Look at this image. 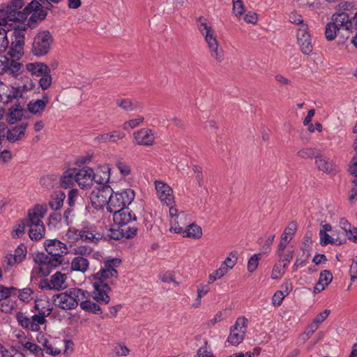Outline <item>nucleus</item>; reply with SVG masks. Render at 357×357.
<instances>
[{
	"mask_svg": "<svg viewBox=\"0 0 357 357\" xmlns=\"http://www.w3.org/2000/svg\"><path fill=\"white\" fill-rule=\"evenodd\" d=\"M76 183L84 189L91 185L94 178V172L92 168L84 167L81 169H76Z\"/></svg>",
	"mask_w": 357,
	"mask_h": 357,
	"instance_id": "6ab92c4d",
	"label": "nucleus"
},
{
	"mask_svg": "<svg viewBox=\"0 0 357 357\" xmlns=\"http://www.w3.org/2000/svg\"><path fill=\"white\" fill-rule=\"evenodd\" d=\"M135 142L141 146H152L155 140L154 132L148 128H142L133 133Z\"/></svg>",
	"mask_w": 357,
	"mask_h": 357,
	"instance_id": "a211bd4d",
	"label": "nucleus"
},
{
	"mask_svg": "<svg viewBox=\"0 0 357 357\" xmlns=\"http://www.w3.org/2000/svg\"><path fill=\"white\" fill-rule=\"evenodd\" d=\"M26 111L23 109L20 104H14L8 109V121L10 123H15L17 121H20Z\"/></svg>",
	"mask_w": 357,
	"mask_h": 357,
	"instance_id": "bb28decb",
	"label": "nucleus"
},
{
	"mask_svg": "<svg viewBox=\"0 0 357 357\" xmlns=\"http://www.w3.org/2000/svg\"><path fill=\"white\" fill-rule=\"evenodd\" d=\"M318 155L319 153H317L316 150L312 148H305L297 152V155L303 159H309L313 158L316 159V155Z\"/></svg>",
	"mask_w": 357,
	"mask_h": 357,
	"instance_id": "a19ab883",
	"label": "nucleus"
},
{
	"mask_svg": "<svg viewBox=\"0 0 357 357\" xmlns=\"http://www.w3.org/2000/svg\"><path fill=\"white\" fill-rule=\"evenodd\" d=\"M92 248L88 245H81L75 248L73 250V254L77 255V257H86L92 253Z\"/></svg>",
	"mask_w": 357,
	"mask_h": 357,
	"instance_id": "79ce46f5",
	"label": "nucleus"
},
{
	"mask_svg": "<svg viewBox=\"0 0 357 357\" xmlns=\"http://www.w3.org/2000/svg\"><path fill=\"white\" fill-rule=\"evenodd\" d=\"M65 198L66 195L63 192H56L53 195H52L51 199L49 202V206L52 210L57 211L63 206Z\"/></svg>",
	"mask_w": 357,
	"mask_h": 357,
	"instance_id": "7c9ffc66",
	"label": "nucleus"
},
{
	"mask_svg": "<svg viewBox=\"0 0 357 357\" xmlns=\"http://www.w3.org/2000/svg\"><path fill=\"white\" fill-rule=\"evenodd\" d=\"M22 82L21 86L25 92L34 89L36 86V84L29 77H22Z\"/></svg>",
	"mask_w": 357,
	"mask_h": 357,
	"instance_id": "6e6d98bb",
	"label": "nucleus"
},
{
	"mask_svg": "<svg viewBox=\"0 0 357 357\" xmlns=\"http://www.w3.org/2000/svg\"><path fill=\"white\" fill-rule=\"evenodd\" d=\"M197 26L199 31L204 36L210 50L211 56L217 61L221 62L224 59L223 50L219 47V45L214 31L212 27L208 24V20L204 17H199L197 20Z\"/></svg>",
	"mask_w": 357,
	"mask_h": 357,
	"instance_id": "20e7f679",
	"label": "nucleus"
},
{
	"mask_svg": "<svg viewBox=\"0 0 357 357\" xmlns=\"http://www.w3.org/2000/svg\"><path fill=\"white\" fill-rule=\"evenodd\" d=\"M248 319L245 317H240L236 320L235 324L231 327V329L235 331L243 330L246 332L248 327Z\"/></svg>",
	"mask_w": 357,
	"mask_h": 357,
	"instance_id": "09e8293b",
	"label": "nucleus"
},
{
	"mask_svg": "<svg viewBox=\"0 0 357 357\" xmlns=\"http://www.w3.org/2000/svg\"><path fill=\"white\" fill-rule=\"evenodd\" d=\"M27 27L24 25L21 27L18 26L15 28L11 34V45L10 54L11 56L15 57L22 56L24 54V32L26 31Z\"/></svg>",
	"mask_w": 357,
	"mask_h": 357,
	"instance_id": "9b49d317",
	"label": "nucleus"
},
{
	"mask_svg": "<svg viewBox=\"0 0 357 357\" xmlns=\"http://www.w3.org/2000/svg\"><path fill=\"white\" fill-rule=\"evenodd\" d=\"M319 236H320V244L323 246H325L328 244H336V245H340L342 244L341 242L337 243V240H334L333 238H332L331 236H329L326 232L324 231H319Z\"/></svg>",
	"mask_w": 357,
	"mask_h": 357,
	"instance_id": "c03bdc74",
	"label": "nucleus"
},
{
	"mask_svg": "<svg viewBox=\"0 0 357 357\" xmlns=\"http://www.w3.org/2000/svg\"><path fill=\"white\" fill-rule=\"evenodd\" d=\"M43 245L46 253H36L33 261L38 264L39 272L45 277L62 264L63 257L68 253V249L65 243L57 239H47Z\"/></svg>",
	"mask_w": 357,
	"mask_h": 357,
	"instance_id": "f257e3e1",
	"label": "nucleus"
},
{
	"mask_svg": "<svg viewBox=\"0 0 357 357\" xmlns=\"http://www.w3.org/2000/svg\"><path fill=\"white\" fill-rule=\"evenodd\" d=\"M28 123L23 122L18 126L8 129L6 132V135H5L6 144L8 142L14 143L21 139L24 135ZM5 147H7V145H6Z\"/></svg>",
	"mask_w": 357,
	"mask_h": 357,
	"instance_id": "412c9836",
	"label": "nucleus"
},
{
	"mask_svg": "<svg viewBox=\"0 0 357 357\" xmlns=\"http://www.w3.org/2000/svg\"><path fill=\"white\" fill-rule=\"evenodd\" d=\"M184 237H189L195 239L200 238L202 236V229L201 227L192 223L190 225L188 228L183 231Z\"/></svg>",
	"mask_w": 357,
	"mask_h": 357,
	"instance_id": "72a5a7b5",
	"label": "nucleus"
},
{
	"mask_svg": "<svg viewBox=\"0 0 357 357\" xmlns=\"http://www.w3.org/2000/svg\"><path fill=\"white\" fill-rule=\"evenodd\" d=\"M261 256V253L255 254L249 259L248 262V270L249 272L252 273L257 268L259 260Z\"/></svg>",
	"mask_w": 357,
	"mask_h": 357,
	"instance_id": "a18cd8bd",
	"label": "nucleus"
},
{
	"mask_svg": "<svg viewBox=\"0 0 357 357\" xmlns=\"http://www.w3.org/2000/svg\"><path fill=\"white\" fill-rule=\"evenodd\" d=\"M73 289V295L75 297L76 301L77 302V305L79 302H82V301L89 300V293L86 290H82L78 288H72Z\"/></svg>",
	"mask_w": 357,
	"mask_h": 357,
	"instance_id": "ea45409f",
	"label": "nucleus"
},
{
	"mask_svg": "<svg viewBox=\"0 0 357 357\" xmlns=\"http://www.w3.org/2000/svg\"><path fill=\"white\" fill-rule=\"evenodd\" d=\"M66 278V275L59 271L54 274L50 279L52 288L56 290L61 289L63 284L65 282Z\"/></svg>",
	"mask_w": 357,
	"mask_h": 357,
	"instance_id": "e433bc0d",
	"label": "nucleus"
},
{
	"mask_svg": "<svg viewBox=\"0 0 357 357\" xmlns=\"http://www.w3.org/2000/svg\"><path fill=\"white\" fill-rule=\"evenodd\" d=\"M245 331L243 330L235 331L230 328V333L227 337V342L234 346L238 345L245 338Z\"/></svg>",
	"mask_w": 357,
	"mask_h": 357,
	"instance_id": "473e14b6",
	"label": "nucleus"
},
{
	"mask_svg": "<svg viewBox=\"0 0 357 357\" xmlns=\"http://www.w3.org/2000/svg\"><path fill=\"white\" fill-rule=\"evenodd\" d=\"M52 299L54 305L63 310H73L77 307V302L73 295V289L54 295Z\"/></svg>",
	"mask_w": 357,
	"mask_h": 357,
	"instance_id": "4468645a",
	"label": "nucleus"
},
{
	"mask_svg": "<svg viewBox=\"0 0 357 357\" xmlns=\"http://www.w3.org/2000/svg\"><path fill=\"white\" fill-rule=\"evenodd\" d=\"M289 20L290 22L295 24H303V20L302 16L296 12H292L290 13Z\"/></svg>",
	"mask_w": 357,
	"mask_h": 357,
	"instance_id": "69168bd1",
	"label": "nucleus"
},
{
	"mask_svg": "<svg viewBox=\"0 0 357 357\" xmlns=\"http://www.w3.org/2000/svg\"><path fill=\"white\" fill-rule=\"evenodd\" d=\"M67 235L69 237H74L75 239H81L83 241L97 243L102 239V235L96 231L95 227H84L81 229H69Z\"/></svg>",
	"mask_w": 357,
	"mask_h": 357,
	"instance_id": "f8f14e48",
	"label": "nucleus"
},
{
	"mask_svg": "<svg viewBox=\"0 0 357 357\" xmlns=\"http://www.w3.org/2000/svg\"><path fill=\"white\" fill-rule=\"evenodd\" d=\"M287 289V287L286 288ZM289 291L288 289L286 290V294L284 293V291H276L273 298H272V303L273 305L275 306H280L285 296H287L289 294Z\"/></svg>",
	"mask_w": 357,
	"mask_h": 357,
	"instance_id": "603ef678",
	"label": "nucleus"
},
{
	"mask_svg": "<svg viewBox=\"0 0 357 357\" xmlns=\"http://www.w3.org/2000/svg\"><path fill=\"white\" fill-rule=\"evenodd\" d=\"M15 302L8 299L0 303V310L4 313L10 314L15 307Z\"/></svg>",
	"mask_w": 357,
	"mask_h": 357,
	"instance_id": "8fccbe9b",
	"label": "nucleus"
},
{
	"mask_svg": "<svg viewBox=\"0 0 357 357\" xmlns=\"http://www.w3.org/2000/svg\"><path fill=\"white\" fill-rule=\"evenodd\" d=\"M26 247L24 244L21 243L17 246L15 250V254L13 255L15 257L18 259V261H22L26 255Z\"/></svg>",
	"mask_w": 357,
	"mask_h": 357,
	"instance_id": "864d4df0",
	"label": "nucleus"
},
{
	"mask_svg": "<svg viewBox=\"0 0 357 357\" xmlns=\"http://www.w3.org/2000/svg\"><path fill=\"white\" fill-rule=\"evenodd\" d=\"M40 3L36 0L31 1L24 8V10L16 15L15 21L23 22L27 19L29 15H31L28 19L26 26L31 29L36 28L38 24L43 22L47 17V13L43 8H40Z\"/></svg>",
	"mask_w": 357,
	"mask_h": 357,
	"instance_id": "39448f33",
	"label": "nucleus"
},
{
	"mask_svg": "<svg viewBox=\"0 0 357 357\" xmlns=\"http://www.w3.org/2000/svg\"><path fill=\"white\" fill-rule=\"evenodd\" d=\"M49 102V96L44 93L42 99L32 100L28 102L27 111L35 116H41Z\"/></svg>",
	"mask_w": 357,
	"mask_h": 357,
	"instance_id": "aec40b11",
	"label": "nucleus"
},
{
	"mask_svg": "<svg viewBox=\"0 0 357 357\" xmlns=\"http://www.w3.org/2000/svg\"><path fill=\"white\" fill-rule=\"evenodd\" d=\"M33 291L29 287L20 289L18 298L25 303H29L32 299V294Z\"/></svg>",
	"mask_w": 357,
	"mask_h": 357,
	"instance_id": "de8ad7c7",
	"label": "nucleus"
},
{
	"mask_svg": "<svg viewBox=\"0 0 357 357\" xmlns=\"http://www.w3.org/2000/svg\"><path fill=\"white\" fill-rule=\"evenodd\" d=\"M26 0H11L10 4L0 5V26L6 25L9 22H15L16 15L25 4Z\"/></svg>",
	"mask_w": 357,
	"mask_h": 357,
	"instance_id": "6e6552de",
	"label": "nucleus"
},
{
	"mask_svg": "<svg viewBox=\"0 0 357 357\" xmlns=\"http://www.w3.org/2000/svg\"><path fill=\"white\" fill-rule=\"evenodd\" d=\"M16 318L20 325L25 329L35 332L38 331L40 328L39 326H37L36 323L31 321V319L25 316L23 312H18Z\"/></svg>",
	"mask_w": 357,
	"mask_h": 357,
	"instance_id": "cd10ccee",
	"label": "nucleus"
},
{
	"mask_svg": "<svg viewBox=\"0 0 357 357\" xmlns=\"http://www.w3.org/2000/svg\"><path fill=\"white\" fill-rule=\"evenodd\" d=\"M227 268L220 267L218 270L215 271L213 273L209 275L208 283H213L216 280L222 278L227 273Z\"/></svg>",
	"mask_w": 357,
	"mask_h": 357,
	"instance_id": "3c124183",
	"label": "nucleus"
},
{
	"mask_svg": "<svg viewBox=\"0 0 357 357\" xmlns=\"http://www.w3.org/2000/svg\"><path fill=\"white\" fill-rule=\"evenodd\" d=\"M137 227H130L124 229L119 226L118 229H110L107 234L102 235V239L105 241L120 240L125 237L126 238H132L137 235Z\"/></svg>",
	"mask_w": 357,
	"mask_h": 357,
	"instance_id": "2eb2a0df",
	"label": "nucleus"
},
{
	"mask_svg": "<svg viewBox=\"0 0 357 357\" xmlns=\"http://www.w3.org/2000/svg\"><path fill=\"white\" fill-rule=\"evenodd\" d=\"M126 136L125 133L120 130H114L110 132L102 133L97 135L94 138L96 143H107L112 142L115 143L120 139H122Z\"/></svg>",
	"mask_w": 357,
	"mask_h": 357,
	"instance_id": "4be33fe9",
	"label": "nucleus"
},
{
	"mask_svg": "<svg viewBox=\"0 0 357 357\" xmlns=\"http://www.w3.org/2000/svg\"><path fill=\"white\" fill-rule=\"evenodd\" d=\"M197 356L198 357H215L213 352L208 350L206 346L202 347L197 350Z\"/></svg>",
	"mask_w": 357,
	"mask_h": 357,
	"instance_id": "338daca9",
	"label": "nucleus"
},
{
	"mask_svg": "<svg viewBox=\"0 0 357 357\" xmlns=\"http://www.w3.org/2000/svg\"><path fill=\"white\" fill-rule=\"evenodd\" d=\"M40 77L38 80L39 86L43 90H47L52 84V77L50 73H44Z\"/></svg>",
	"mask_w": 357,
	"mask_h": 357,
	"instance_id": "49530a36",
	"label": "nucleus"
},
{
	"mask_svg": "<svg viewBox=\"0 0 357 357\" xmlns=\"http://www.w3.org/2000/svg\"><path fill=\"white\" fill-rule=\"evenodd\" d=\"M53 43L54 38L49 31H40L33 38L31 52L38 57L45 56L49 53Z\"/></svg>",
	"mask_w": 357,
	"mask_h": 357,
	"instance_id": "0eeeda50",
	"label": "nucleus"
},
{
	"mask_svg": "<svg viewBox=\"0 0 357 357\" xmlns=\"http://www.w3.org/2000/svg\"><path fill=\"white\" fill-rule=\"evenodd\" d=\"M315 162L318 169L320 171L327 174H333L336 172L335 165L333 162L319 153L318 155H316Z\"/></svg>",
	"mask_w": 357,
	"mask_h": 357,
	"instance_id": "b1692460",
	"label": "nucleus"
},
{
	"mask_svg": "<svg viewBox=\"0 0 357 357\" xmlns=\"http://www.w3.org/2000/svg\"><path fill=\"white\" fill-rule=\"evenodd\" d=\"M112 191L109 185H99L93 190L89 197L92 206L100 210L106 204L109 206V199L112 197Z\"/></svg>",
	"mask_w": 357,
	"mask_h": 357,
	"instance_id": "1a4fd4ad",
	"label": "nucleus"
},
{
	"mask_svg": "<svg viewBox=\"0 0 357 357\" xmlns=\"http://www.w3.org/2000/svg\"><path fill=\"white\" fill-rule=\"evenodd\" d=\"M236 252H231L229 256L225 259V261L222 263L221 267L227 268V273L231 268H232L237 261Z\"/></svg>",
	"mask_w": 357,
	"mask_h": 357,
	"instance_id": "58836bf2",
	"label": "nucleus"
},
{
	"mask_svg": "<svg viewBox=\"0 0 357 357\" xmlns=\"http://www.w3.org/2000/svg\"><path fill=\"white\" fill-rule=\"evenodd\" d=\"M287 267V264H281L280 263L275 264L273 266L271 278L273 280L280 279L282 278Z\"/></svg>",
	"mask_w": 357,
	"mask_h": 357,
	"instance_id": "4c0bfd02",
	"label": "nucleus"
},
{
	"mask_svg": "<svg viewBox=\"0 0 357 357\" xmlns=\"http://www.w3.org/2000/svg\"><path fill=\"white\" fill-rule=\"evenodd\" d=\"M116 165L123 176H128L130 174V167L126 162L123 161H118Z\"/></svg>",
	"mask_w": 357,
	"mask_h": 357,
	"instance_id": "052dcab7",
	"label": "nucleus"
},
{
	"mask_svg": "<svg viewBox=\"0 0 357 357\" xmlns=\"http://www.w3.org/2000/svg\"><path fill=\"white\" fill-rule=\"evenodd\" d=\"M52 311V307L47 305L46 310H40L38 314L31 317V321L36 323L37 326L43 325L46 322L45 317H48Z\"/></svg>",
	"mask_w": 357,
	"mask_h": 357,
	"instance_id": "f704fd0d",
	"label": "nucleus"
},
{
	"mask_svg": "<svg viewBox=\"0 0 357 357\" xmlns=\"http://www.w3.org/2000/svg\"><path fill=\"white\" fill-rule=\"evenodd\" d=\"M155 188L160 202L167 206L171 205L174 202L172 189L165 183L161 181H155Z\"/></svg>",
	"mask_w": 357,
	"mask_h": 357,
	"instance_id": "f3484780",
	"label": "nucleus"
},
{
	"mask_svg": "<svg viewBox=\"0 0 357 357\" xmlns=\"http://www.w3.org/2000/svg\"><path fill=\"white\" fill-rule=\"evenodd\" d=\"M24 92H25V91L22 88L21 86L16 87V88H13V90L8 96V100H11L12 99H18L19 98H22Z\"/></svg>",
	"mask_w": 357,
	"mask_h": 357,
	"instance_id": "680f3d73",
	"label": "nucleus"
},
{
	"mask_svg": "<svg viewBox=\"0 0 357 357\" xmlns=\"http://www.w3.org/2000/svg\"><path fill=\"white\" fill-rule=\"evenodd\" d=\"M110 169L107 165L98 168L96 173H94L93 181L100 185H107L110 178Z\"/></svg>",
	"mask_w": 357,
	"mask_h": 357,
	"instance_id": "a878e982",
	"label": "nucleus"
},
{
	"mask_svg": "<svg viewBox=\"0 0 357 357\" xmlns=\"http://www.w3.org/2000/svg\"><path fill=\"white\" fill-rule=\"evenodd\" d=\"M80 307L88 312L94 314H100L102 312L100 305L90 300L82 301L80 303Z\"/></svg>",
	"mask_w": 357,
	"mask_h": 357,
	"instance_id": "c9c22d12",
	"label": "nucleus"
},
{
	"mask_svg": "<svg viewBox=\"0 0 357 357\" xmlns=\"http://www.w3.org/2000/svg\"><path fill=\"white\" fill-rule=\"evenodd\" d=\"M113 220L115 225L126 229V228L136 227L137 217L129 208H123L112 212Z\"/></svg>",
	"mask_w": 357,
	"mask_h": 357,
	"instance_id": "ddd939ff",
	"label": "nucleus"
},
{
	"mask_svg": "<svg viewBox=\"0 0 357 357\" xmlns=\"http://www.w3.org/2000/svg\"><path fill=\"white\" fill-rule=\"evenodd\" d=\"M344 26V30L349 32H353L356 30L357 29V18H356V15L352 18H350L348 15V23H345Z\"/></svg>",
	"mask_w": 357,
	"mask_h": 357,
	"instance_id": "bf43d9fd",
	"label": "nucleus"
},
{
	"mask_svg": "<svg viewBox=\"0 0 357 357\" xmlns=\"http://www.w3.org/2000/svg\"><path fill=\"white\" fill-rule=\"evenodd\" d=\"M144 120L143 116H138L137 119H131L130 121H126L123 125V128L124 130H127L128 127L130 128H135L138 126L140 123H142Z\"/></svg>",
	"mask_w": 357,
	"mask_h": 357,
	"instance_id": "13d9d810",
	"label": "nucleus"
},
{
	"mask_svg": "<svg viewBox=\"0 0 357 357\" xmlns=\"http://www.w3.org/2000/svg\"><path fill=\"white\" fill-rule=\"evenodd\" d=\"M351 163L349 170L352 175L355 176V178H357V153L353 157Z\"/></svg>",
	"mask_w": 357,
	"mask_h": 357,
	"instance_id": "774afa93",
	"label": "nucleus"
},
{
	"mask_svg": "<svg viewBox=\"0 0 357 357\" xmlns=\"http://www.w3.org/2000/svg\"><path fill=\"white\" fill-rule=\"evenodd\" d=\"M121 263V260L118 258H113L106 260L103 263L98 272L91 275L93 279V287L94 290L92 293L93 298L98 303L108 304L110 298L107 293L111 291L109 284L106 280L110 278H117L118 271L116 267H118Z\"/></svg>",
	"mask_w": 357,
	"mask_h": 357,
	"instance_id": "f03ea898",
	"label": "nucleus"
},
{
	"mask_svg": "<svg viewBox=\"0 0 357 357\" xmlns=\"http://www.w3.org/2000/svg\"><path fill=\"white\" fill-rule=\"evenodd\" d=\"M333 280V275L332 273L328 271L324 270L321 271L319 274V281L325 284V286H328Z\"/></svg>",
	"mask_w": 357,
	"mask_h": 357,
	"instance_id": "4d7b16f0",
	"label": "nucleus"
},
{
	"mask_svg": "<svg viewBox=\"0 0 357 357\" xmlns=\"http://www.w3.org/2000/svg\"><path fill=\"white\" fill-rule=\"evenodd\" d=\"M117 106L122 108L125 111H133L137 109L142 108V105L138 102H132L131 100L126 99H118L116 101Z\"/></svg>",
	"mask_w": 357,
	"mask_h": 357,
	"instance_id": "2f4dec72",
	"label": "nucleus"
},
{
	"mask_svg": "<svg viewBox=\"0 0 357 357\" xmlns=\"http://www.w3.org/2000/svg\"><path fill=\"white\" fill-rule=\"evenodd\" d=\"M296 229L297 225L294 221L291 222L284 229V231H283L281 236V241L278 245L279 252H282L285 249L287 245L289 243L290 240L291 239V236L295 234Z\"/></svg>",
	"mask_w": 357,
	"mask_h": 357,
	"instance_id": "5701e85b",
	"label": "nucleus"
},
{
	"mask_svg": "<svg viewBox=\"0 0 357 357\" xmlns=\"http://www.w3.org/2000/svg\"><path fill=\"white\" fill-rule=\"evenodd\" d=\"M47 213V206L36 205L33 208L29 209L27 218L24 219L27 227H38V233H32L33 229H29V236L33 241H39L45 236V228L41 219Z\"/></svg>",
	"mask_w": 357,
	"mask_h": 357,
	"instance_id": "7ed1b4c3",
	"label": "nucleus"
},
{
	"mask_svg": "<svg viewBox=\"0 0 357 357\" xmlns=\"http://www.w3.org/2000/svg\"><path fill=\"white\" fill-rule=\"evenodd\" d=\"M13 155L10 151L6 149L0 151V161L3 163H6L11 160Z\"/></svg>",
	"mask_w": 357,
	"mask_h": 357,
	"instance_id": "e2e57ef3",
	"label": "nucleus"
},
{
	"mask_svg": "<svg viewBox=\"0 0 357 357\" xmlns=\"http://www.w3.org/2000/svg\"><path fill=\"white\" fill-rule=\"evenodd\" d=\"M331 312L330 310H325L319 314H317L315 318L313 319V322L317 325H319L321 322H323L329 315Z\"/></svg>",
	"mask_w": 357,
	"mask_h": 357,
	"instance_id": "0e129e2a",
	"label": "nucleus"
},
{
	"mask_svg": "<svg viewBox=\"0 0 357 357\" xmlns=\"http://www.w3.org/2000/svg\"><path fill=\"white\" fill-rule=\"evenodd\" d=\"M332 21L327 23L325 29V36L328 40H333L337 36L340 27L344 30V24L348 22V13L345 12L335 13L332 15Z\"/></svg>",
	"mask_w": 357,
	"mask_h": 357,
	"instance_id": "9d476101",
	"label": "nucleus"
},
{
	"mask_svg": "<svg viewBox=\"0 0 357 357\" xmlns=\"http://www.w3.org/2000/svg\"><path fill=\"white\" fill-rule=\"evenodd\" d=\"M76 169H70L66 171L60 178L61 187L70 188L76 182Z\"/></svg>",
	"mask_w": 357,
	"mask_h": 357,
	"instance_id": "c85d7f7f",
	"label": "nucleus"
},
{
	"mask_svg": "<svg viewBox=\"0 0 357 357\" xmlns=\"http://www.w3.org/2000/svg\"><path fill=\"white\" fill-rule=\"evenodd\" d=\"M7 33L5 29L0 27V53L4 52L9 45Z\"/></svg>",
	"mask_w": 357,
	"mask_h": 357,
	"instance_id": "37998d69",
	"label": "nucleus"
},
{
	"mask_svg": "<svg viewBox=\"0 0 357 357\" xmlns=\"http://www.w3.org/2000/svg\"><path fill=\"white\" fill-rule=\"evenodd\" d=\"M245 11V8L241 0H233V12L237 17H240Z\"/></svg>",
	"mask_w": 357,
	"mask_h": 357,
	"instance_id": "5fc2aeb1",
	"label": "nucleus"
},
{
	"mask_svg": "<svg viewBox=\"0 0 357 357\" xmlns=\"http://www.w3.org/2000/svg\"><path fill=\"white\" fill-rule=\"evenodd\" d=\"M307 26L303 24L297 31V40L301 47L302 52L305 54H310L312 51L311 37L308 33Z\"/></svg>",
	"mask_w": 357,
	"mask_h": 357,
	"instance_id": "dca6fc26",
	"label": "nucleus"
},
{
	"mask_svg": "<svg viewBox=\"0 0 357 357\" xmlns=\"http://www.w3.org/2000/svg\"><path fill=\"white\" fill-rule=\"evenodd\" d=\"M135 197L132 189H124L116 192L112 191V197L109 199V206H107V211L112 213L118 209L128 208Z\"/></svg>",
	"mask_w": 357,
	"mask_h": 357,
	"instance_id": "423d86ee",
	"label": "nucleus"
},
{
	"mask_svg": "<svg viewBox=\"0 0 357 357\" xmlns=\"http://www.w3.org/2000/svg\"><path fill=\"white\" fill-rule=\"evenodd\" d=\"M89 266V260L83 257H75L71 261V268L73 271L85 273Z\"/></svg>",
	"mask_w": 357,
	"mask_h": 357,
	"instance_id": "c756f323",
	"label": "nucleus"
},
{
	"mask_svg": "<svg viewBox=\"0 0 357 357\" xmlns=\"http://www.w3.org/2000/svg\"><path fill=\"white\" fill-rule=\"evenodd\" d=\"M26 69L32 75L40 77L44 73H50L48 66L42 62L28 63L26 64Z\"/></svg>",
	"mask_w": 357,
	"mask_h": 357,
	"instance_id": "393cba45",
	"label": "nucleus"
}]
</instances>
